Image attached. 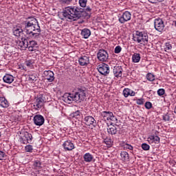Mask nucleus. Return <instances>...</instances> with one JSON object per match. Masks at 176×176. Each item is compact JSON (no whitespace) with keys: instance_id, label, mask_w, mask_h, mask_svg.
<instances>
[{"instance_id":"obj_1","label":"nucleus","mask_w":176,"mask_h":176,"mask_svg":"<svg viewBox=\"0 0 176 176\" xmlns=\"http://www.w3.org/2000/svg\"><path fill=\"white\" fill-rule=\"evenodd\" d=\"M24 25V32L30 38L33 39H38L41 35V26H39V23L38 20L34 17L28 18L23 23Z\"/></svg>"},{"instance_id":"obj_2","label":"nucleus","mask_w":176,"mask_h":176,"mask_svg":"<svg viewBox=\"0 0 176 176\" xmlns=\"http://www.w3.org/2000/svg\"><path fill=\"white\" fill-rule=\"evenodd\" d=\"M85 8L78 6H68L63 11V16L67 21H76L80 17L85 16Z\"/></svg>"},{"instance_id":"obj_3","label":"nucleus","mask_w":176,"mask_h":176,"mask_svg":"<svg viewBox=\"0 0 176 176\" xmlns=\"http://www.w3.org/2000/svg\"><path fill=\"white\" fill-rule=\"evenodd\" d=\"M86 99V89L83 88H78L73 94L65 93L62 97L63 101L67 104H71L73 101L76 102H82Z\"/></svg>"},{"instance_id":"obj_4","label":"nucleus","mask_w":176,"mask_h":176,"mask_svg":"<svg viewBox=\"0 0 176 176\" xmlns=\"http://www.w3.org/2000/svg\"><path fill=\"white\" fill-rule=\"evenodd\" d=\"M150 35L151 34L144 32L137 31L135 36H133V39L135 42H138V43H140V45H148Z\"/></svg>"},{"instance_id":"obj_5","label":"nucleus","mask_w":176,"mask_h":176,"mask_svg":"<svg viewBox=\"0 0 176 176\" xmlns=\"http://www.w3.org/2000/svg\"><path fill=\"white\" fill-rule=\"evenodd\" d=\"M46 102V99L43 95H38L34 98V107L36 109H41L43 104Z\"/></svg>"},{"instance_id":"obj_6","label":"nucleus","mask_w":176,"mask_h":176,"mask_svg":"<svg viewBox=\"0 0 176 176\" xmlns=\"http://www.w3.org/2000/svg\"><path fill=\"white\" fill-rule=\"evenodd\" d=\"M21 142L26 145V144L32 143V135L27 131L21 133Z\"/></svg>"},{"instance_id":"obj_7","label":"nucleus","mask_w":176,"mask_h":176,"mask_svg":"<svg viewBox=\"0 0 176 176\" xmlns=\"http://www.w3.org/2000/svg\"><path fill=\"white\" fill-rule=\"evenodd\" d=\"M155 29L159 32H162L164 30V22L162 19L158 18L154 21Z\"/></svg>"},{"instance_id":"obj_8","label":"nucleus","mask_w":176,"mask_h":176,"mask_svg":"<svg viewBox=\"0 0 176 176\" xmlns=\"http://www.w3.org/2000/svg\"><path fill=\"white\" fill-rule=\"evenodd\" d=\"M108 52L104 50H100L99 52L97 53V58L99 61H102V63H105L108 60Z\"/></svg>"},{"instance_id":"obj_9","label":"nucleus","mask_w":176,"mask_h":176,"mask_svg":"<svg viewBox=\"0 0 176 176\" xmlns=\"http://www.w3.org/2000/svg\"><path fill=\"white\" fill-rule=\"evenodd\" d=\"M131 20V13L129 11H125L121 16H119L118 21L121 24H124L126 21H130Z\"/></svg>"},{"instance_id":"obj_10","label":"nucleus","mask_w":176,"mask_h":176,"mask_svg":"<svg viewBox=\"0 0 176 176\" xmlns=\"http://www.w3.org/2000/svg\"><path fill=\"white\" fill-rule=\"evenodd\" d=\"M98 71L100 72V74H101V75L107 76L110 72L109 66L107 64L102 63L98 67Z\"/></svg>"},{"instance_id":"obj_11","label":"nucleus","mask_w":176,"mask_h":176,"mask_svg":"<svg viewBox=\"0 0 176 176\" xmlns=\"http://www.w3.org/2000/svg\"><path fill=\"white\" fill-rule=\"evenodd\" d=\"M78 63L82 67L89 65L90 64V56L82 55L78 58Z\"/></svg>"},{"instance_id":"obj_12","label":"nucleus","mask_w":176,"mask_h":176,"mask_svg":"<svg viewBox=\"0 0 176 176\" xmlns=\"http://www.w3.org/2000/svg\"><path fill=\"white\" fill-rule=\"evenodd\" d=\"M16 43L21 50H25L28 47V38L22 37L21 40L16 41Z\"/></svg>"},{"instance_id":"obj_13","label":"nucleus","mask_w":176,"mask_h":176,"mask_svg":"<svg viewBox=\"0 0 176 176\" xmlns=\"http://www.w3.org/2000/svg\"><path fill=\"white\" fill-rule=\"evenodd\" d=\"M33 120L36 126H42L45 123V118L42 115L34 116Z\"/></svg>"},{"instance_id":"obj_14","label":"nucleus","mask_w":176,"mask_h":176,"mask_svg":"<svg viewBox=\"0 0 176 176\" xmlns=\"http://www.w3.org/2000/svg\"><path fill=\"white\" fill-rule=\"evenodd\" d=\"M12 32L15 36L20 37L21 36V34L24 32V26H23V28L20 26L14 27L12 29Z\"/></svg>"},{"instance_id":"obj_15","label":"nucleus","mask_w":176,"mask_h":176,"mask_svg":"<svg viewBox=\"0 0 176 176\" xmlns=\"http://www.w3.org/2000/svg\"><path fill=\"white\" fill-rule=\"evenodd\" d=\"M63 146L65 151H72L73 149H75V146L74 145V143H72V142L69 140L65 141L63 143Z\"/></svg>"},{"instance_id":"obj_16","label":"nucleus","mask_w":176,"mask_h":176,"mask_svg":"<svg viewBox=\"0 0 176 176\" xmlns=\"http://www.w3.org/2000/svg\"><path fill=\"white\" fill-rule=\"evenodd\" d=\"M44 75L48 82H53L54 80V73L52 71H45Z\"/></svg>"},{"instance_id":"obj_17","label":"nucleus","mask_w":176,"mask_h":176,"mask_svg":"<svg viewBox=\"0 0 176 176\" xmlns=\"http://www.w3.org/2000/svg\"><path fill=\"white\" fill-rule=\"evenodd\" d=\"M122 72L123 69H122V67L120 66L115 67L113 69V74L116 78H122Z\"/></svg>"},{"instance_id":"obj_18","label":"nucleus","mask_w":176,"mask_h":176,"mask_svg":"<svg viewBox=\"0 0 176 176\" xmlns=\"http://www.w3.org/2000/svg\"><path fill=\"white\" fill-rule=\"evenodd\" d=\"M84 120L87 126H91V124H94V123H96V120L91 116H86L84 118Z\"/></svg>"},{"instance_id":"obj_19","label":"nucleus","mask_w":176,"mask_h":176,"mask_svg":"<svg viewBox=\"0 0 176 176\" xmlns=\"http://www.w3.org/2000/svg\"><path fill=\"white\" fill-rule=\"evenodd\" d=\"M80 35L84 38V39H88L89 36L91 35V32L87 28H84L81 30Z\"/></svg>"},{"instance_id":"obj_20","label":"nucleus","mask_w":176,"mask_h":176,"mask_svg":"<svg viewBox=\"0 0 176 176\" xmlns=\"http://www.w3.org/2000/svg\"><path fill=\"white\" fill-rule=\"evenodd\" d=\"M3 80L5 83H8L10 85V83H12V82L14 80V77L10 74H6L3 76Z\"/></svg>"},{"instance_id":"obj_21","label":"nucleus","mask_w":176,"mask_h":176,"mask_svg":"<svg viewBox=\"0 0 176 176\" xmlns=\"http://www.w3.org/2000/svg\"><path fill=\"white\" fill-rule=\"evenodd\" d=\"M36 45H38L36 43V41H30L29 43H28V50L30 52H35V50H36Z\"/></svg>"},{"instance_id":"obj_22","label":"nucleus","mask_w":176,"mask_h":176,"mask_svg":"<svg viewBox=\"0 0 176 176\" xmlns=\"http://www.w3.org/2000/svg\"><path fill=\"white\" fill-rule=\"evenodd\" d=\"M174 119V114L172 112L167 113L163 116V120L164 122H171Z\"/></svg>"},{"instance_id":"obj_23","label":"nucleus","mask_w":176,"mask_h":176,"mask_svg":"<svg viewBox=\"0 0 176 176\" xmlns=\"http://www.w3.org/2000/svg\"><path fill=\"white\" fill-rule=\"evenodd\" d=\"M84 162L86 163H90L93 162V159H94V157L93 155L90 154V153H87L83 155Z\"/></svg>"},{"instance_id":"obj_24","label":"nucleus","mask_w":176,"mask_h":176,"mask_svg":"<svg viewBox=\"0 0 176 176\" xmlns=\"http://www.w3.org/2000/svg\"><path fill=\"white\" fill-rule=\"evenodd\" d=\"M0 106L2 108H8L9 107V102L5 97H0Z\"/></svg>"},{"instance_id":"obj_25","label":"nucleus","mask_w":176,"mask_h":176,"mask_svg":"<svg viewBox=\"0 0 176 176\" xmlns=\"http://www.w3.org/2000/svg\"><path fill=\"white\" fill-rule=\"evenodd\" d=\"M107 133L111 134V135H116L118 133V127H116L115 125L110 126L109 129H107Z\"/></svg>"},{"instance_id":"obj_26","label":"nucleus","mask_w":176,"mask_h":176,"mask_svg":"<svg viewBox=\"0 0 176 176\" xmlns=\"http://www.w3.org/2000/svg\"><path fill=\"white\" fill-rule=\"evenodd\" d=\"M102 116H103L104 119L109 120V119H111V118L113 116V113L111 111H102Z\"/></svg>"},{"instance_id":"obj_27","label":"nucleus","mask_w":176,"mask_h":176,"mask_svg":"<svg viewBox=\"0 0 176 176\" xmlns=\"http://www.w3.org/2000/svg\"><path fill=\"white\" fill-rule=\"evenodd\" d=\"M140 60H141V54L135 53V54L132 56V61H133V63H138V62L140 61Z\"/></svg>"},{"instance_id":"obj_28","label":"nucleus","mask_w":176,"mask_h":176,"mask_svg":"<svg viewBox=\"0 0 176 176\" xmlns=\"http://www.w3.org/2000/svg\"><path fill=\"white\" fill-rule=\"evenodd\" d=\"M148 141H154L155 144H159L160 142V138L159 136L151 135L148 138Z\"/></svg>"},{"instance_id":"obj_29","label":"nucleus","mask_w":176,"mask_h":176,"mask_svg":"<svg viewBox=\"0 0 176 176\" xmlns=\"http://www.w3.org/2000/svg\"><path fill=\"white\" fill-rule=\"evenodd\" d=\"M121 159L124 160V162H126V160H129V153L126 151H122L120 153Z\"/></svg>"},{"instance_id":"obj_30","label":"nucleus","mask_w":176,"mask_h":176,"mask_svg":"<svg viewBox=\"0 0 176 176\" xmlns=\"http://www.w3.org/2000/svg\"><path fill=\"white\" fill-rule=\"evenodd\" d=\"M146 78L149 82L155 81V75L152 73H148L146 76Z\"/></svg>"},{"instance_id":"obj_31","label":"nucleus","mask_w":176,"mask_h":176,"mask_svg":"<svg viewBox=\"0 0 176 176\" xmlns=\"http://www.w3.org/2000/svg\"><path fill=\"white\" fill-rule=\"evenodd\" d=\"M104 144H106V145H109V146H111L112 144H113V141H112V139H111V138H104Z\"/></svg>"},{"instance_id":"obj_32","label":"nucleus","mask_w":176,"mask_h":176,"mask_svg":"<svg viewBox=\"0 0 176 176\" xmlns=\"http://www.w3.org/2000/svg\"><path fill=\"white\" fill-rule=\"evenodd\" d=\"M130 91H131V89H129V88H125L123 90V96L127 98V97H129V96H130Z\"/></svg>"},{"instance_id":"obj_33","label":"nucleus","mask_w":176,"mask_h":176,"mask_svg":"<svg viewBox=\"0 0 176 176\" xmlns=\"http://www.w3.org/2000/svg\"><path fill=\"white\" fill-rule=\"evenodd\" d=\"M25 151H26V152H29L30 153H32L34 148L32 147V145L28 144L26 146H25Z\"/></svg>"},{"instance_id":"obj_34","label":"nucleus","mask_w":176,"mask_h":176,"mask_svg":"<svg viewBox=\"0 0 176 176\" xmlns=\"http://www.w3.org/2000/svg\"><path fill=\"white\" fill-rule=\"evenodd\" d=\"M79 4L81 8H86V5H87V0H79Z\"/></svg>"},{"instance_id":"obj_35","label":"nucleus","mask_w":176,"mask_h":176,"mask_svg":"<svg viewBox=\"0 0 176 176\" xmlns=\"http://www.w3.org/2000/svg\"><path fill=\"white\" fill-rule=\"evenodd\" d=\"M150 148L151 146L146 143H143L142 144V148L143 149V151H149Z\"/></svg>"},{"instance_id":"obj_36","label":"nucleus","mask_w":176,"mask_h":176,"mask_svg":"<svg viewBox=\"0 0 176 176\" xmlns=\"http://www.w3.org/2000/svg\"><path fill=\"white\" fill-rule=\"evenodd\" d=\"M28 80H36V74H29L28 75Z\"/></svg>"},{"instance_id":"obj_37","label":"nucleus","mask_w":176,"mask_h":176,"mask_svg":"<svg viewBox=\"0 0 176 176\" xmlns=\"http://www.w3.org/2000/svg\"><path fill=\"white\" fill-rule=\"evenodd\" d=\"M173 49V46L170 43H166L165 44V52H167V50H171Z\"/></svg>"},{"instance_id":"obj_38","label":"nucleus","mask_w":176,"mask_h":176,"mask_svg":"<svg viewBox=\"0 0 176 176\" xmlns=\"http://www.w3.org/2000/svg\"><path fill=\"white\" fill-rule=\"evenodd\" d=\"M120 52H122V47H120V45L116 46L114 50V53H116V54H119Z\"/></svg>"},{"instance_id":"obj_39","label":"nucleus","mask_w":176,"mask_h":176,"mask_svg":"<svg viewBox=\"0 0 176 176\" xmlns=\"http://www.w3.org/2000/svg\"><path fill=\"white\" fill-rule=\"evenodd\" d=\"M80 116V111H76L75 112H73L71 114L72 118H78V116Z\"/></svg>"},{"instance_id":"obj_40","label":"nucleus","mask_w":176,"mask_h":176,"mask_svg":"<svg viewBox=\"0 0 176 176\" xmlns=\"http://www.w3.org/2000/svg\"><path fill=\"white\" fill-rule=\"evenodd\" d=\"M157 93L158 96H164V93H166V90H164V89H159Z\"/></svg>"},{"instance_id":"obj_41","label":"nucleus","mask_w":176,"mask_h":176,"mask_svg":"<svg viewBox=\"0 0 176 176\" xmlns=\"http://www.w3.org/2000/svg\"><path fill=\"white\" fill-rule=\"evenodd\" d=\"M34 63V61L32 60H28L25 62V65L26 67H31L32 64Z\"/></svg>"},{"instance_id":"obj_42","label":"nucleus","mask_w":176,"mask_h":176,"mask_svg":"<svg viewBox=\"0 0 176 176\" xmlns=\"http://www.w3.org/2000/svg\"><path fill=\"white\" fill-rule=\"evenodd\" d=\"M144 102H145L144 98L138 99L136 100V104H138V105H144Z\"/></svg>"},{"instance_id":"obj_43","label":"nucleus","mask_w":176,"mask_h":176,"mask_svg":"<svg viewBox=\"0 0 176 176\" xmlns=\"http://www.w3.org/2000/svg\"><path fill=\"white\" fill-rule=\"evenodd\" d=\"M124 149H129V151H133V146H131V144H125L124 145Z\"/></svg>"},{"instance_id":"obj_44","label":"nucleus","mask_w":176,"mask_h":176,"mask_svg":"<svg viewBox=\"0 0 176 176\" xmlns=\"http://www.w3.org/2000/svg\"><path fill=\"white\" fill-rule=\"evenodd\" d=\"M41 164H42L41 163V161H39V160H36L34 162V166L38 167V168H42V166H41Z\"/></svg>"},{"instance_id":"obj_45","label":"nucleus","mask_w":176,"mask_h":176,"mask_svg":"<svg viewBox=\"0 0 176 176\" xmlns=\"http://www.w3.org/2000/svg\"><path fill=\"white\" fill-rule=\"evenodd\" d=\"M144 107L146 109H151L152 108V103L151 102H146Z\"/></svg>"},{"instance_id":"obj_46","label":"nucleus","mask_w":176,"mask_h":176,"mask_svg":"<svg viewBox=\"0 0 176 176\" xmlns=\"http://www.w3.org/2000/svg\"><path fill=\"white\" fill-rule=\"evenodd\" d=\"M60 3H66V5H69L72 2V0H59Z\"/></svg>"},{"instance_id":"obj_47","label":"nucleus","mask_w":176,"mask_h":176,"mask_svg":"<svg viewBox=\"0 0 176 176\" xmlns=\"http://www.w3.org/2000/svg\"><path fill=\"white\" fill-rule=\"evenodd\" d=\"M6 156V154L5 153V152L0 150V160H3Z\"/></svg>"},{"instance_id":"obj_48","label":"nucleus","mask_w":176,"mask_h":176,"mask_svg":"<svg viewBox=\"0 0 176 176\" xmlns=\"http://www.w3.org/2000/svg\"><path fill=\"white\" fill-rule=\"evenodd\" d=\"M151 3H157V2H164V0H148Z\"/></svg>"},{"instance_id":"obj_49","label":"nucleus","mask_w":176,"mask_h":176,"mask_svg":"<svg viewBox=\"0 0 176 176\" xmlns=\"http://www.w3.org/2000/svg\"><path fill=\"white\" fill-rule=\"evenodd\" d=\"M129 96H131V97H134V96H135V92L133 90H131V91H129Z\"/></svg>"},{"instance_id":"obj_50","label":"nucleus","mask_w":176,"mask_h":176,"mask_svg":"<svg viewBox=\"0 0 176 176\" xmlns=\"http://www.w3.org/2000/svg\"><path fill=\"white\" fill-rule=\"evenodd\" d=\"M109 120H112L113 122H115V120H118V118H116V117H115L113 114V116L111 117H110Z\"/></svg>"},{"instance_id":"obj_51","label":"nucleus","mask_w":176,"mask_h":176,"mask_svg":"<svg viewBox=\"0 0 176 176\" xmlns=\"http://www.w3.org/2000/svg\"><path fill=\"white\" fill-rule=\"evenodd\" d=\"M85 11H86V12H91V8H90V7L88 6V7H87V8H85Z\"/></svg>"}]
</instances>
